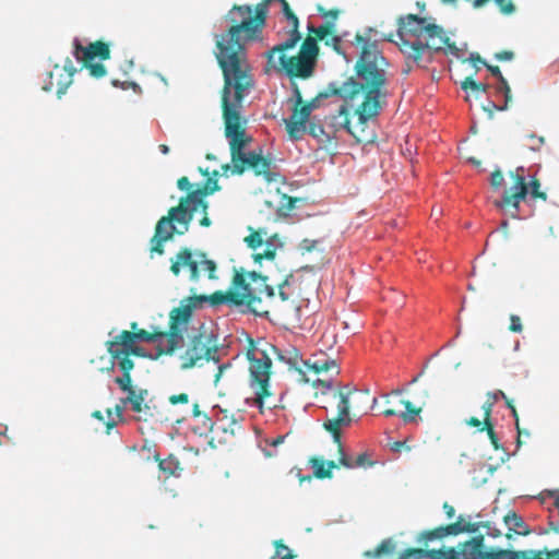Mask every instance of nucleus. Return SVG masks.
<instances>
[{"label":"nucleus","mask_w":559,"mask_h":559,"mask_svg":"<svg viewBox=\"0 0 559 559\" xmlns=\"http://www.w3.org/2000/svg\"><path fill=\"white\" fill-rule=\"evenodd\" d=\"M274 357L286 362L289 368L297 370L305 377V372L301 369L305 366V360L295 347L280 350L264 338H259L258 341L248 338L246 358L249 362V385L255 395L254 402L261 409L266 404V400L272 395L270 378L272 359ZM266 406L271 409L276 405L267 403Z\"/></svg>","instance_id":"obj_6"},{"label":"nucleus","mask_w":559,"mask_h":559,"mask_svg":"<svg viewBox=\"0 0 559 559\" xmlns=\"http://www.w3.org/2000/svg\"><path fill=\"white\" fill-rule=\"evenodd\" d=\"M402 390L401 389H395V390H392L389 394H384L383 397L385 400V404L388 405V407H394L393 404H391V397L392 396H400L402 394Z\"/></svg>","instance_id":"obj_52"},{"label":"nucleus","mask_w":559,"mask_h":559,"mask_svg":"<svg viewBox=\"0 0 559 559\" xmlns=\"http://www.w3.org/2000/svg\"><path fill=\"white\" fill-rule=\"evenodd\" d=\"M323 40L326 46H331L333 49L338 51L341 38H340V36L336 35V33H333L332 35L326 36Z\"/></svg>","instance_id":"obj_42"},{"label":"nucleus","mask_w":559,"mask_h":559,"mask_svg":"<svg viewBox=\"0 0 559 559\" xmlns=\"http://www.w3.org/2000/svg\"><path fill=\"white\" fill-rule=\"evenodd\" d=\"M222 416L215 420L214 430L222 431L225 435L234 436L239 428L237 419L228 417L227 411H221Z\"/></svg>","instance_id":"obj_27"},{"label":"nucleus","mask_w":559,"mask_h":559,"mask_svg":"<svg viewBox=\"0 0 559 559\" xmlns=\"http://www.w3.org/2000/svg\"><path fill=\"white\" fill-rule=\"evenodd\" d=\"M503 522L508 527L506 537L511 539L513 535L526 536L531 533L528 525L523 521L522 516L513 511H509L503 516Z\"/></svg>","instance_id":"obj_22"},{"label":"nucleus","mask_w":559,"mask_h":559,"mask_svg":"<svg viewBox=\"0 0 559 559\" xmlns=\"http://www.w3.org/2000/svg\"><path fill=\"white\" fill-rule=\"evenodd\" d=\"M308 36L302 41L299 52L296 56L287 57L285 51H275L277 53V63L275 56L273 62H269L273 68L284 71L290 79H308L312 76L317 58L319 55L318 41L324 39L333 31L332 24L321 25L319 27L308 24Z\"/></svg>","instance_id":"obj_8"},{"label":"nucleus","mask_w":559,"mask_h":559,"mask_svg":"<svg viewBox=\"0 0 559 559\" xmlns=\"http://www.w3.org/2000/svg\"><path fill=\"white\" fill-rule=\"evenodd\" d=\"M292 26L289 31V37L283 43L274 46L272 49L266 51L265 56L269 62H273V57L275 56V51H286L293 49L298 41L301 39V34L299 32V20L298 16L293 13L288 17H286Z\"/></svg>","instance_id":"obj_19"},{"label":"nucleus","mask_w":559,"mask_h":559,"mask_svg":"<svg viewBox=\"0 0 559 559\" xmlns=\"http://www.w3.org/2000/svg\"><path fill=\"white\" fill-rule=\"evenodd\" d=\"M493 406L495 405L486 399L485 403L481 406V409L484 411L483 425H485V423H487V421H491V413H492Z\"/></svg>","instance_id":"obj_45"},{"label":"nucleus","mask_w":559,"mask_h":559,"mask_svg":"<svg viewBox=\"0 0 559 559\" xmlns=\"http://www.w3.org/2000/svg\"><path fill=\"white\" fill-rule=\"evenodd\" d=\"M237 87L235 80L224 79L222 110L231 164L223 165L222 169L225 173L229 170L231 175H242L247 169H251L255 176H263L266 181L271 182L275 176L271 170L272 159L255 151L245 152V148L252 142V136L246 132L247 119L241 116L240 110L243 98L253 84H247L241 88Z\"/></svg>","instance_id":"obj_3"},{"label":"nucleus","mask_w":559,"mask_h":559,"mask_svg":"<svg viewBox=\"0 0 559 559\" xmlns=\"http://www.w3.org/2000/svg\"><path fill=\"white\" fill-rule=\"evenodd\" d=\"M305 367L314 374H338L340 367L335 358L329 356L325 352L319 350L313 353L305 360Z\"/></svg>","instance_id":"obj_16"},{"label":"nucleus","mask_w":559,"mask_h":559,"mask_svg":"<svg viewBox=\"0 0 559 559\" xmlns=\"http://www.w3.org/2000/svg\"><path fill=\"white\" fill-rule=\"evenodd\" d=\"M461 87L464 91L472 90L476 93H486L488 90L487 84L476 82L472 76H467L462 81Z\"/></svg>","instance_id":"obj_33"},{"label":"nucleus","mask_w":559,"mask_h":559,"mask_svg":"<svg viewBox=\"0 0 559 559\" xmlns=\"http://www.w3.org/2000/svg\"><path fill=\"white\" fill-rule=\"evenodd\" d=\"M127 407V405H123L121 402L119 404H117L114 408V412L116 414V416L118 417V420H122L123 419V411L124 408Z\"/></svg>","instance_id":"obj_55"},{"label":"nucleus","mask_w":559,"mask_h":559,"mask_svg":"<svg viewBox=\"0 0 559 559\" xmlns=\"http://www.w3.org/2000/svg\"><path fill=\"white\" fill-rule=\"evenodd\" d=\"M509 330L514 333H521L523 331V325L521 322V318L516 314L510 316V325Z\"/></svg>","instance_id":"obj_40"},{"label":"nucleus","mask_w":559,"mask_h":559,"mask_svg":"<svg viewBox=\"0 0 559 559\" xmlns=\"http://www.w3.org/2000/svg\"><path fill=\"white\" fill-rule=\"evenodd\" d=\"M309 463L313 468L314 477L319 479L331 478L332 471L338 466L334 461H324L321 457H311Z\"/></svg>","instance_id":"obj_26"},{"label":"nucleus","mask_w":559,"mask_h":559,"mask_svg":"<svg viewBox=\"0 0 559 559\" xmlns=\"http://www.w3.org/2000/svg\"><path fill=\"white\" fill-rule=\"evenodd\" d=\"M154 457L155 461L158 462V468L165 475V479L171 476H180L182 467L179 460L174 454H169L166 459L163 460L159 459L158 454H156Z\"/></svg>","instance_id":"obj_25"},{"label":"nucleus","mask_w":559,"mask_h":559,"mask_svg":"<svg viewBox=\"0 0 559 559\" xmlns=\"http://www.w3.org/2000/svg\"><path fill=\"white\" fill-rule=\"evenodd\" d=\"M495 58L498 61H510L514 58V53H513V51H510V50H502L500 52H497L495 55Z\"/></svg>","instance_id":"obj_51"},{"label":"nucleus","mask_w":559,"mask_h":559,"mask_svg":"<svg viewBox=\"0 0 559 559\" xmlns=\"http://www.w3.org/2000/svg\"><path fill=\"white\" fill-rule=\"evenodd\" d=\"M213 175L214 177H209L202 187L182 197L178 205L170 207L167 215L158 219L154 236L151 238V257L154 253L159 255L164 254L165 242L171 240L176 234L185 235L189 230L193 215L199 209H201L203 213L200 225L202 227L211 226L212 222L207 213L209 203L204 199L221 190L216 179L218 173L215 170Z\"/></svg>","instance_id":"obj_5"},{"label":"nucleus","mask_w":559,"mask_h":559,"mask_svg":"<svg viewBox=\"0 0 559 559\" xmlns=\"http://www.w3.org/2000/svg\"><path fill=\"white\" fill-rule=\"evenodd\" d=\"M317 11L321 14L322 17H324L326 20L323 25L332 24V26H333V31L331 33H329L328 36L332 35L333 33H336V23L335 22L338 19L341 11L338 9L326 10L324 7H322L320 4L317 7Z\"/></svg>","instance_id":"obj_29"},{"label":"nucleus","mask_w":559,"mask_h":559,"mask_svg":"<svg viewBox=\"0 0 559 559\" xmlns=\"http://www.w3.org/2000/svg\"><path fill=\"white\" fill-rule=\"evenodd\" d=\"M275 554L274 559H294L296 556L293 551L283 543L282 539L274 542Z\"/></svg>","instance_id":"obj_31"},{"label":"nucleus","mask_w":559,"mask_h":559,"mask_svg":"<svg viewBox=\"0 0 559 559\" xmlns=\"http://www.w3.org/2000/svg\"><path fill=\"white\" fill-rule=\"evenodd\" d=\"M484 66L487 68V70L498 79L500 83H506V78L502 75L500 68L498 66H491L487 62H484Z\"/></svg>","instance_id":"obj_46"},{"label":"nucleus","mask_w":559,"mask_h":559,"mask_svg":"<svg viewBox=\"0 0 559 559\" xmlns=\"http://www.w3.org/2000/svg\"><path fill=\"white\" fill-rule=\"evenodd\" d=\"M267 277L252 271L236 270L227 292L217 290L209 296L212 306H247L255 314L267 313L262 296L274 297V288L267 284Z\"/></svg>","instance_id":"obj_7"},{"label":"nucleus","mask_w":559,"mask_h":559,"mask_svg":"<svg viewBox=\"0 0 559 559\" xmlns=\"http://www.w3.org/2000/svg\"><path fill=\"white\" fill-rule=\"evenodd\" d=\"M336 392H343L347 396V401H349V395H352L353 401V408L355 412L359 414H367L369 409H372L374 405L377 404L378 400L377 397H370L369 391H347L345 392L343 389L334 390L332 392V395ZM334 400L340 401L337 397L333 396ZM348 405L350 406V402H348Z\"/></svg>","instance_id":"obj_18"},{"label":"nucleus","mask_w":559,"mask_h":559,"mask_svg":"<svg viewBox=\"0 0 559 559\" xmlns=\"http://www.w3.org/2000/svg\"><path fill=\"white\" fill-rule=\"evenodd\" d=\"M307 132L311 136H313L318 140H321V141L324 138H329V134L325 133L323 126L319 121H316V118H313V119L309 118V121L307 123Z\"/></svg>","instance_id":"obj_30"},{"label":"nucleus","mask_w":559,"mask_h":559,"mask_svg":"<svg viewBox=\"0 0 559 559\" xmlns=\"http://www.w3.org/2000/svg\"><path fill=\"white\" fill-rule=\"evenodd\" d=\"M309 119L301 116V114H298L293 108V112L289 118L284 119V123L286 127V131L288 133V136L293 141H298L302 139L305 133L307 132V123Z\"/></svg>","instance_id":"obj_21"},{"label":"nucleus","mask_w":559,"mask_h":559,"mask_svg":"<svg viewBox=\"0 0 559 559\" xmlns=\"http://www.w3.org/2000/svg\"><path fill=\"white\" fill-rule=\"evenodd\" d=\"M112 359L118 360V366L122 373H130L134 368V362L128 355H121L119 357H111Z\"/></svg>","instance_id":"obj_37"},{"label":"nucleus","mask_w":559,"mask_h":559,"mask_svg":"<svg viewBox=\"0 0 559 559\" xmlns=\"http://www.w3.org/2000/svg\"><path fill=\"white\" fill-rule=\"evenodd\" d=\"M107 352L111 357H119L121 355L143 357V348L136 345V343L128 342L112 337V340L106 342Z\"/></svg>","instance_id":"obj_20"},{"label":"nucleus","mask_w":559,"mask_h":559,"mask_svg":"<svg viewBox=\"0 0 559 559\" xmlns=\"http://www.w3.org/2000/svg\"><path fill=\"white\" fill-rule=\"evenodd\" d=\"M471 60H472L474 63H476V62H480V63H483V64H484V62H486L485 60H483V59L480 58V56H479V55H476V56L472 55V56H471Z\"/></svg>","instance_id":"obj_60"},{"label":"nucleus","mask_w":559,"mask_h":559,"mask_svg":"<svg viewBox=\"0 0 559 559\" xmlns=\"http://www.w3.org/2000/svg\"><path fill=\"white\" fill-rule=\"evenodd\" d=\"M76 68L72 60L67 58L62 66L55 64L47 73L46 79L44 80L43 90L46 92L55 91L57 96L60 98L72 84Z\"/></svg>","instance_id":"obj_15"},{"label":"nucleus","mask_w":559,"mask_h":559,"mask_svg":"<svg viewBox=\"0 0 559 559\" xmlns=\"http://www.w3.org/2000/svg\"><path fill=\"white\" fill-rule=\"evenodd\" d=\"M317 382L322 385H326L328 388H331V382L325 379H318Z\"/></svg>","instance_id":"obj_62"},{"label":"nucleus","mask_w":559,"mask_h":559,"mask_svg":"<svg viewBox=\"0 0 559 559\" xmlns=\"http://www.w3.org/2000/svg\"><path fill=\"white\" fill-rule=\"evenodd\" d=\"M296 199L289 198L288 199V210H292L295 206Z\"/></svg>","instance_id":"obj_64"},{"label":"nucleus","mask_w":559,"mask_h":559,"mask_svg":"<svg viewBox=\"0 0 559 559\" xmlns=\"http://www.w3.org/2000/svg\"><path fill=\"white\" fill-rule=\"evenodd\" d=\"M117 425V423L115 420H108L106 423V432L109 435L110 433V430Z\"/></svg>","instance_id":"obj_58"},{"label":"nucleus","mask_w":559,"mask_h":559,"mask_svg":"<svg viewBox=\"0 0 559 559\" xmlns=\"http://www.w3.org/2000/svg\"><path fill=\"white\" fill-rule=\"evenodd\" d=\"M92 416H93L94 418H96V419L100 420V421H103V420H104V416H103V414H102V412H100V411H95V412H93Z\"/></svg>","instance_id":"obj_59"},{"label":"nucleus","mask_w":559,"mask_h":559,"mask_svg":"<svg viewBox=\"0 0 559 559\" xmlns=\"http://www.w3.org/2000/svg\"><path fill=\"white\" fill-rule=\"evenodd\" d=\"M504 402H506V405L507 407L511 411L512 413V416L514 417L515 419V427H516V430H518V440H516V443H518V447L521 445L522 441H521V436L522 435H525V436H530V432L528 431H524V430H521L520 428V425H519V415H518V411L513 404V401L511 399H509L507 395H506V399H503Z\"/></svg>","instance_id":"obj_32"},{"label":"nucleus","mask_w":559,"mask_h":559,"mask_svg":"<svg viewBox=\"0 0 559 559\" xmlns=\"http://www.w3.org/2000/svg\"><path fill=\"white\" fill-rule=\"evenodd\" d=\"M159 151H160L163 154H168V153H169V147H168L166 144H160V145H159Z\"/></svg>","instance_id":"obj_61"},{"label":"nucleus","mask_w":559,"mask_h":559,"mask_svg":"<svg viewBox=\"0 0 559 559\" xmlns=\"http://www.w3.org/2000/svg\"><path fill=\"white\" fill-rule=\"evenodd\" d=\"M334 396L340 400L338 415L333 418H328L323 423V427L326 431L332 433L334 442L337 443L338 445V452L341 453V456L338 459V465H342L347 468H354L355 462L346 454H344L341 443V427L344 425H349L350 423L347 396L343 392H336L334 393Z\"/></svg>","instance_id":"obj_14"},{"label":"nucleus","mask_w":559,"mask_h":559,"mask_svg":"<svg viewBox=\"0 0 559 559\" xmlns=\"http://www.w3.org/2000/svg\"><path fill=\"white\" fill-rule=\"evenodd\" d=\"M245 242L250 249L255 250L263 243V237L261 230H252L249 236L245 238Z\"/></svg>","instance_id":"obj_34"},{"label":"nucleus","mask_w":559,"mask_h":559,"mask_svg":"<svg viewBox=\"0 0 559 559\" xmlns=\"http://www.w3.org/2000/svg\"><path fill=\"white\" fill-rule=\"evenodd\" d=\"M283 441H284V437H283V436H280V437H277V438L272 442V444H273V445H277V444L282 443Z\"/></svg>","instance_id":"obj_63"},{"label":"nucleus","mask_w":559,"mask_h":559,"mask_svg":"<svg viewBox=\"0 0 559 559\" xmlns=\"http://www.w3.org/2000/svg\"><path fill=\"white\" fill-rule=\"evenodd\" d=\"M293 275L289 274L288 276L285 277V280L278 284V294H280V297L283 301L287 300L288 299V296L285 294V292L283 290L284 286L288 284V277H292Z\"/></svg>","instance_id":"obj_53"},{"label":"nucleus","mask_w":559,"mask_h":559,"mask_svg":"<svg viewBox=\"0 0 559 559\" xmlns=\"http://www.w3.org/2000/svg\"><path fill=\"white\" fill-rule=\"evenodd\" d=\"M484 430L487 431V435H488L490 442H491L492 447L495 448V450L502 449L501 444L499 443V439L496 435V431L493 429L492 421L485 423V425H483V427L480 428V431H484Z\"/></svg>","instance_id":"obj_35"},{"label":"nucleus","mask_w":559,"mask_h":559,"mask_svg":"<svg viewBox=\"0 0 559 559\" xmlns=\"http://www.w3.org/2000/svg\"><path fill=\"white\" fill-rule=\"evenodd\" d=\"M146 395L147 390L140 389L130 391L126 397L121 399V403L123 405L129 404L131 411L138 414V420L147 421L151 417H153L151 407L147 403H145Z\"/></svg>","instance_id":"obj_17"},{"label":"nucleus","mask_w":559,"mask_h":559,"mask_svg":"<svg viewBox=\"0 0 559 559\" xmlns=\"http://www.w3.org/2000/svg\"><path fill=\"white\" fill-rule=\"evenodd\" d=\"M498 93H502L504 95L506 103L511 102V88L506 80V83H500L497 87Z\"/></svg>","instance_id":"obj_47"},{"label":"nucleus","mask_w":559,"mask_h":559,"mask_svg":"<svg viewBox=\"0 0 559 559\" xmlns=\"http://www.w3.org/2000/svg\"><path fill=\"white\" fill-rule=\"evenodd\" d=\"M466 425L471 426V427H475V428H478L480 430V428L483 427V421H480L477 417H471L468 419H466Z\"/></svg>","instance_id":"obj_57"},{"label":"nucleus","mask_w":559,"mask_h":559,"mask_svg":"<svg viewBox=\"0 0 559 559\" xmlns=\"http://www.w3.org/2000/svg\"><path fill=\"white\" fill-rule=\"evenodd\" d=\"M443 510H444V513L447 514V516L449 519H452L454 515H455V509L453 506H451L450 503L448 502H444L443 503Z\"/></svg>","instance_id":"obj_56"},{"label":"nucleus","mask_w":559,"mask_h":559,"mask_svg":"<svg viewBox=\"0 0 559 559\" xmlns=\"http://www.w3.org/2000/svg\"><path fill=\"white\" fill-rule=\"evenodd\" d=\"M486 399L488 401H490V403H492L493 405L496 404V402L499 400V399H506V393L501 390H497L495 392H488L486 394Z\"/></svg>","instance_id":"obj_50"},{"label":"nucleus","mask_w":559,"mask_h":559,"mask_svg":"<svg viewBox=\"0 0 559 559\" xmlns=\"http://www.w3.org/2000/svg\"><path fill=\"white\" fill-rule=\"evenodd\" d=\"M218 348L213 342L211 335L200 333L194 335L186 352L181 356V368L190 369L193 368L200 360H214L218 361L217 357Z\"/></svg>","instance_id":"obj_13"},{"label":"nucleus","mask_w":559,"mask_h":559,"mask_svg":"<svg viewBox=\"0 0 559 559\" xmlns=\"http://www.w3.org/2000/svg\"><path fill=\"white\" fill-rule=\"evenodd\" d=\"M230 367H231L230 362L223 364V365L218 366L217 372L215 373V383H217L219 381V379L222 378L224 371L229 369Z\"/></svg>","instance_id":"obj_54"},{"label":"nucleus","mask_w":559,"mask_h":559,"mask_svg":"<svg viewBox=\"0 0 559 559\" xmlns=\"http://www.w3.org/2000/svg\"><path fill=\"white\" fill-rule=\"evenodd\" d=\"M480 527L487 530V534L493 538L501 536V531L492 527L490 522L472 523L464 515H460L454 523L421 532L416 542L419 548L404 550L399 559H559V548L548 550H485L484 536L478 535L453 547H430L436 540H442L448 536H456L462 533H476Z\"/></svg>","instance_id":"obj_2"},{"label":"nucleus","mask_w":559,"mask_h":559,"mask_svg":"<svg viewBox=\"0 0 559 559\" xmlns=\"http://www.w3.org/2000/svg\"><path fill=\"white\" fill-rule=\"evenodd\" d=\"M217 265L210 259L207 253L202 250H192L188 247L180 248L173 258H170L169 271L176 277L185 274L192 283H198L204 272L209 280H217Z\"/></svg>","instance_id":"obj_10"},{"label":"nucleus","mask_w":559,"mask_h":559,"mask_svg":"<svg viewBox=\"0 0 559 559\" xmlns=\"http://www.w3.org/2000/svg\"><path fill=\"white\" fill-rule=\"evenodd\" d=\"M399 404L403 405L406 411L400 412L396 407H386L383 411V415L386 417L400 416L404 423H413L415 421L416 416L419 415V413L421 412V407H415L407 400H400Z\"/></svg>","instance_id":"obj_24"},{"label":"nucleus","mask_w":559,"mask_h":559,"mask_svg":"<svg viewBox=\"0 0 559 559\" xmlns=\"http://www.w3.org/2000/svg\"><path fill=\"white\" fill-rule=\"evenodd\" d=\"M177 187L179 190L181 191H187L188 193L191 192V188H192V185L189 180L188 177L183 176V177H180L178 180H177Z\"/></svg>","instance_id":"obj_48"},{"label":"nucleus","mask_w":559,"mask_h":559,"mask_svg":"<svg viewBox=\"0 0 559 559\" xmlns=\"http://www.w3.org/2000/svg\"><path fill=\"white\" fill-rule=\"evenodd\" d=\"M318 245V240L313 239H304L300 242V249L305 252H311Z\"/></svg>","instance_id":"obj_49"},{"label":"nucleus","mask_w":559,"mask_h":559,"mask_svg":"<svg viewBox=\"0 0 559 559\" xmlns=\"http://www.w3.org/2000/svg\"><path fill=\"white\" fill-rule=\"evenodd\" d=\"M275 254H276V249L267 247L262 253H257L254 255V260L255 261H261L262 259L273 260L275 258Z\"/></svg>","instance_id":"obj_43"},{"label":"nucleus","mask_w":559,"mask_h":559,"mask_svg":"<svg viewBox=\"0 0 559 559\" xmlns=\"http://www.w3.org/2000/svg\"><path fill=\"white\" fill-rule=\"evenodd\" d=\"M369 28L365 34L355 36L360 46V55L355 64L357 79L349 78L342 85L330 83L324 93H319L314 98L305 102L297 84L294 86V109L305 118H310L311 112L320 107V100L329 96L343 98L344 105L338 109L334 120L344 128L358 143H368L371 136L366 133L367 122L376 118L383 105H385L388 61L379 50L377 40H373Z\"/></svg>","instance_id":"obj_1"},{"label":"nucleus","mask_w":559,"mask_h":559,"mask_svg":"<svg viewBox=\"0 0 559 559\" xmlns=\"http://www.w3.org/2000/svg\"><path fill=\"white\" fill-rule=\"evenodd\" d=\"M512 185L504 190L500 200H495L493 205L502 213L512 218H519L520 204L524 201L530 192L533 199L547 200L546 192L540 191V182L537 178H532L526 182L524 167H518L509 173Z\"/></svg>","instance_id":"obj_9"},{"label":"nucleus","mask_w":559,"mask_h":559,"mask_svg":"<svg viewBox=\"0 0 559 559\" xmlns=\"http://www.w3.org/2000/svg\"><path fill=\"white\" fill-rule=\"evenodd\" d=\"M191 292L194 293V289L191 288ZM205 301L209 302V296L193 294L186 300V304L182 302L170 311L169 331L166 332L167 348L164 350L165 354H171L179 346L183 340L182 328L188 324L193 309Z\"/></svg>","instance_id":"obj_11"},{"label":"nucleus","mask_w":559,"mask_h":559,"mask_svg":"<svg viewBox=\"0 0 559 559\" xmlns=\"http://www.w3.org/2000/svg\"><path fill=\"white\" fill-rule=\"evenodd\" d=\"M508 104L506 103L501 106L496 105L493 102L489 100L486 106H483V109L488 112L489 117L492 118L495 111H502L508 108Z\"/></svg>","instance_id":"obj_39"},{"label":"nucleus","mask_w":559,"mask_h":559,"mask_svg":"<svg viewBox=\"0 0 559 559\" xmlns=\"http://www.w3.org/2000/svg\"><path fill=\"white\" fill-rule=\"evenodd\" d=\"M116 338L133 342H156L158 340H166V332H148L146 330L140 329L138 331H121Z\"/></svg>","instance_id":"obj_23"},{"label":"nucleus","mask_w":559,"mask_h":559,"mask_svg":"<svg viewBox=\"0 0 559 559\" xmlns=\"http://www.w3.org/2000/svg\"><path fill=\"white\" fill-rule=\"evenodd\" d=\"M73 56L81 62V70L87 69L90 74L95 79H100L106 75L107 71L103 63H93L94 59L107 60L110 58L109 45L96 40L83 46L81 41L75 38L73 40Z\"/></svg>","instance_id":"obj_12"},{"label":"nucleus","mask_w":559,"mask_h":559,"mask_svg":"<svg viewBox=\"0 0 559 559\" xmlns=\"http://www.w3.org/2000/svg\"><path fill=\"white\" fill-rule=\"evenodd\" d=\"M168 402L171 405L188 404L189 403V395L187 393L173 394V395H170L168 397Z\"/></svg>","instance_id":"obj_41"},{"label":"nucleus","mask_w":559,"mask_h":559,"mask_svg":"<svg viewBox=\"0 0 559 559\" xmlns=\"http://www.w3.org/2000/svg\"><path fill=\"white\" fill-rule=\"evenodd\" d=\"M192 416L194 418H199L201 423V433H204L206 431H214L215 421H213L206 413L202 412L200 409V406L198 403L193 404L192 407Z\"/></svg>","instance_id":"obj_28"},{"label":"nucleus","mask_w":559,"mask_h":559,"mask_svg":"<svg viewBox=\"0 0 559 559\" xmlns=\"http://www.w3.org/2000/svg\"><path fill=\"white\" fill-rule=\"evenodd\" d=\"M115 382L118 384V386H119L123 392L130 393V391L135 390V389L132 386V379H131V374H130V373H122V376H121V377H117V378L115 379Z\"/></svg>","instance_id":"obj_36"},{"label":"nucleus","mask_w":559,"mask_h":559,"mask_svg":"<svg viewBox=\"0 0 559 559\" xmlns=\"http://www.w3.org/2000/svg\"><path fill=\"white\" fill-rule=\"evenodd\" d=\"M397 40L400 51L407 63L420 66L426 60L431 62L437 52L454 57L461 56L460 48L452 43L442 26L438 25L433 17L419 16L408 13L397 19Z\"/></svg>","instance_id":"obj_4"},{"label":"nucleus","mask_w":559,"mask_h":559,"mask_svg":"<svg viewBox=\"0 0 559 559\" xmlns=\"http://www.w3.org/2000/svg\"><path fill=\"white\" fill-rule=\"evenodd\" d=\"M354 462V467H366L373 465L366 453L359 454Z\"/></svg>","instance_id":"obj_44"},{"label":"nucleus","mask_w":559,"mask_h":559,"mask_svg":"<svg viewBox=\"0 0 559 559\" xmlns=\"http://www.w3.org/2000/svg\"><path fill=\"white\" fill-rule=\"evenodd\" d=\"M504 181L503 174L500 169H496L490 175V185L493 189H499Z\"/></svg>","instance_id":"obj_38"}]
</instances>
